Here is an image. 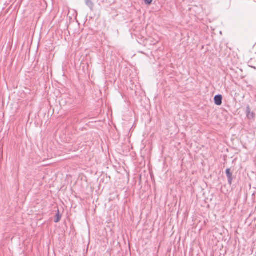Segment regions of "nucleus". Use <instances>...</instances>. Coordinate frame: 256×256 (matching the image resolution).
<instances>
[{"label":"nucleus","mask_w":256,"mask_h":256,"mask_svg":"<svg viewBox=\"0 0 256 256\" xmlns=\"http://www.w3.org/2000/svg\"><path fill=\"white\" fill-rule=\"evenodd\" d=\"M85 2L86 5L90 8L91 10H93L94 8V3L92 2L91 0H85Z\"/></svg>","instance_id":"obj_4"},{"label":"nucleus","mask_w":256,"mask_h":256,"mask_svg":"<svg viewBox=\"0 0 256 256\" xmlns=\"http://www.w3.org/2000/svg\"><path fill=\"white\" fill-rule=\"evenodd\" d=\"M226 175L228 178V183L229 184H232V174L230 171V169L228 168L226 171Z\"/></svg>","instance_id":"obj_1"},{"label":"nucleus","mask_w":256,"mask_h":256,"mask_svg":"<svg viewBox=\"0 0 256 256\" xmlns=\"http://www.w3.org/2000/svg\"><path fill=\"white\" fill-rule=\"evenodd\" d=\"M61 217H62V216L60 214L59 210H58L57 213L56 214V218L54 219V222L56 223L59 222L61 219Z\"/></svg>","instance_id":"obj_5"},{"label":"nucleus","mask_w":256,"mask_h":256,"mask_svg":"<svg viewBox=\"0 0 256 256\" xmlns=\"http://www.w3.org/2000/svg\"><path fill=\"white\" fill-rule=\"evenodd\" d=\"M246 114L247 118L249 119L253 118L254 116V113L251 112L249 105H248L246 106Z\"/></svg>","instance_id":"obj_3"},{"label":"nucleus","mask_w":256,"mask_h":256,"mask_svg":"<svg viewBox=\"0 0 256 256\" xmlns=\"http://www.w3.org/2000/svg\"><path fill=\"white\" fill-rule=\"evenodd\" d=\"M222 96L221 94H217L214 97V104L217 106H220L222 104Z\"/></svg>","instance_id":"obj_2"},{"label":"nucleus","mask_w":256,"mask_h":256,"mask_svg":"<svg viewBox=\"0 0 256 256\" xmlns=\"http://www.w3.org/2000/svg\"><path fill=\"white\" fill-rule=\"evenodd\" d=\"M143 0L144 2L146 4L150 5L152 3L153 0Z\"/></svg>","instance_id":"obj_6"}]
</instances>
